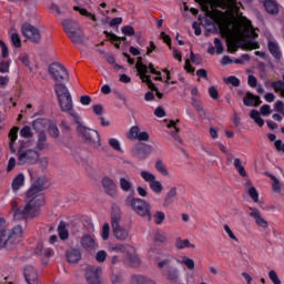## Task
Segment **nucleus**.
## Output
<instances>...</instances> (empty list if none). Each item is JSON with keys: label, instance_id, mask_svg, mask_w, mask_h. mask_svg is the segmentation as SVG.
<instances>
[{"label": "nucleus", "instance_id": "58", "mask_svg": "<svg viewBox=\"0 0 284 284\" xmlns=\"http://www.w3.org/2000/svg\"><path fill=\"white\" fill-rule=\"evenodd\" d=\"M268 278L274 284H281V280L278 278V275L276 274V271H270L268 272Z\"/></svg>", "mask_w": 284, "mask_h": 284}, {"label": "nucleus", "instance_id": "55", "mask_svg": "<svg viewBox=\"0 0 284 284\" xmlns=\"http://www.w3.org/2000/svg\"><path fill=\"white\" fill-rule=\"evenodd\" d=\"M101 236L103 241H108V239H110V224L105 223L103 225Z\"/></svg>", "mask_w": 284, "mask_h": 284}, {"label": "nucleus", "instance_id": "52", "mask_svg": "<svg viewBox=\"0 0 284 284\" xmlns=\"http://www.w3.org/2000/svg\"><path fill=\"white\" fill-rule=\"evenodd\" d=\"M49 134L50 136H52V139H59V128L57 126V124H50L49 125Z\"/></svg>", "mask_w": 284, "mask_h": 284}, {"label": "nucleus", "instance_id": "53", "mask_svg": "<svg viewBox=\"0 0 284 284\" xmlns=\"http://www.w3.org/2000/svg\"><path fill=\"white\" fill-rule=\"evenodd\" d=\"M248 196L254 201V203H258V191H256V187L251 186L248 189Z\"/></svg>", "mask_w": 284, "mask_h": 284}, {"label": "nucleus", "instance_id": "15", "mask_svg": "<svg viewBox=\"0 0 284 284\" xmlns=\"http://www.w3.org/2000/svg\"><path fill=\"white\" fill-rule=\"evenodd\" d=\"M248 210L251 219H253L258 227H263L264 230H267L270 227V223H267V220L263 217V213L256 207L250 206Z\"/></svg>", "mask_w": 284, "mask_h": 284}, {"label": "nucleus", "instance_id": "45", "mask_svg": "<svg viewBox=\"0 0 284 284\" xmlns=\"http://www.w3.org/2000/svg\"><path fill=\"white\" fill-rule=\"evenodd\" d=\"M109 145L110 148H112V150H115V152H123V150L121 149V142H119V140L114 138L109 139Z\"/></svg>", "mask_w": 284, "mask_h": 284}, {"label": "nucleus", "instance_id": "1", "mask_svg": "<svg viewBox=\"0 0 284 284\" xmlns=\"http://www.w3.org/2000/svg\"><path fill=\"white\" fill-rule=\"evenodd\" d=\"M199 2L206 16L217 23L223 37L233 41L229 43L230 52H236V41L242 39H254L246 40L245 47L247 50H257L258 43L255 39L258 33L252 28V22L239 13L240 2L236 0H199Z\"/></svg>", "mask_w": 284, "mask_h": 284}, {"label": "nucleus", "instance_id": "25", "mask_svg": "<svg viewBox=\"0 0 284 284\" xmlns=\"http://www.w3.org/2000/svg\"><path fill=\"white\" fill-rule=\"evenodd\" d=\"M23 236V227L20 225L13 227L11 235H8V241H7V247L10 245V243H14L17 239H21Z\"/></svg>", "mask_w": 284, "mask_h": 284}, {"label": "nucleus", "instance_id": "7", "mask_svg": "<svg viewBox=\"0 0 284 284\" xmlns=\"http://www.w3.org/2000/svg\"><path fill=\"white\" fill-rule=\"evenodd\" d=\"M135 69L138 70V74L143 83L150 88V90L156 91L159 88L154 85L152 80L150 79V74L148 71V64L143 63V58L139 57L135 63Z\"/></svg>", "mask_w": 284, "mask_h": 284}, {"label": "nucleus", "instance_id": "27", "mask_svg": "<svg viewBox=\"0 0 284 284\" xmlns=\"http://www.w3.org/2000/svg\"><path fill=\"white\" fill-rule=\"evenodd\" d=\"M0 247H8V231H6V222L0 220Z\"/></svg>", "mask_w": 284, "mask_h": 284}, {"label": "nucleus", "instance_id": "38", "mask_svg": "<svg viewBox=\"0 0 284 284\" xmlns=\"http://www.w3.org/2000/svg\"><path fill=\"white\" fill-rule=\"evenodd\" d=\"M155 170L162 174V176H170V171H168V168L165 166V163L162 160H158L155 162Z\"/></svg>", "mask_w": 284, "mask_h": 284}, {"label": "nucleus", "instance_id": "60", "mask_svg": "<svg viewBox=\"0 0 284 284\" xmlns=\"http://www.w3.org/2000/svg\"><path fill=\"white\" fill-rule=\"evenodd\" d=\"M209 94H210L211 99L216 101V99H219V89H216V87H210Z\"/></svg>", "mask_w": 284, "mask_h": 284}, {"label": "nucleus", "instance_id": "23", "mask_svg": "<svg viewBox=\"0 0 284 284\" xmlns=\"http://www.w3.org/2000/svg\"><path fill=\"white\" fill-rule=\"evenodd\" d=\"M244 105L252 108V106H258L261 103V98L258 95H254L252 93H247L246 97L243 99Z\"/></svg>", "mask_w": 284, "mask_h": 284}, {"label": "nucleus", "instance_id": "44", "mask_svg": "<svg viewBox=\"0 0 284 284\" xmlns=\"http://www.w3.org/2000/svg\"><path fill=\"white\" fill-rule=\"evenodd\" d=\"M234 168L235 170H237L239 174H241L242 176H247V172H245V166H243L241 159L236 158L234 160Z\"/></svg>", "mask_w": 284, "mask_h": 284}, {"label": "nucleus", "instance_id": "62", "mask_svg": "<svg viewBox=\"0 0 284 284\" xmlns=\"http://www.w3.org/2000/svg\"><path fill=\"white\" fill-rule=\"evenodd\" d=\"M122 32L125 34V37H133L134 28L132 26H125L122 28Z\"/></svg>", "mask_w": 284, "mask_h": 284}, {"label": "nucleus", "instance_id": "41", "mask_svg": "<svg viewBox=\"0 0 284 284\" xmlns=\"http://www.w3.org/2000/svg\"><path fill=\"white\" fill-rule=\"evenodd\" d=\"M174 261V256L169 255L160 261H158L156 265L159 267V270H163V267H169V265H172Z\"/></svg>", "mask_w": 284, "mask_h": 284}, {"label": "nucleus", "instance_id": "13", "mask_svg": "<svg viewBox=\"0 0 284 284\" xmlns=\"http://www.w3.org/2000/svg\"><path fill=\"white\" fill-rule=\"evenodd\" d=\"M164 278L169 283L179 284L181 283V270L176 266H169L164 270Z\"/></svg>", "mask_w": 284, "mask_h": 284}, {"label": "nucleus", "instance_id": "19", "mask_svg": "<svg viewBox=\"0 0 284 284\" xmlns=\"http://www.w3.org/2000/svg\"><path fill=\"white\" fill-rule=\"evenodd\" d=\"M80 245L83 250H87V252H92V250H97V247H99L97 240L91 235H83L80 240Z\"/></svg>", "mask_w": 284, "mask_h": 284}, {"label": "nucleus", "instance_id": "28", "mask_svg": "<svg viewBox=\"0 0 284 284\" xmlns=\"http://www.w3.org/2000/svg\"><path fill=\"white\" fill-rule=\"evenodd\" d=\"M24 183H26V175H23V173L18 174L12 181L13 192H19V190L23 187Z\"/></svg>", "mask_w": 284, "mask_h": 284}, {"label": "nucleus", "instance_id": "36", "mask_svg": "<svg viewBox=\"0 0 284 284\" xmlns=\"http://www.w3.org/2000/svg\"><path fill=\"white\" fill-rule=\"evenodd\" d=\"M176 250H185V247L194 248V244L190 243V240H182L181 237H176L175 240Z\"/></svg>", "mask_w": 284, "mask_h": 284}, {"label": "nucleus", "instance_id": "33", "mask_svg": "<svg viewBox=\"0 0 284 284\" xmlns=\"http://www.w3.org/2000/svg\"><path fill=\"white\" fill-rule=\"evenodd\" d=\"M268 50H270L272 57H274V59H276L277 61L281 59V49L278 48V43L270 40L268 41Z\"/></svg>", "mask_w": 284, "mask_h": 284}, {"label": "nucleus", "instance_id": "11", "mask_svg": "<svg viewBox=\"0 0 284 284\" xmlns=\"http://www.w3.org/2000/svg\"><path fill=\"white\" fill-rule=\"evenodd\" d=\"M21 30L23 37L29 39V41H32V43H39L41 41V31L34 26L26 22L22 24Z\"/></svg>", "mask_w": 284, "mask_h": 284}, {"label": "nucleus", "instance_id": "16", "mask_svg": "<svg viewBox=\"0 0 284 284\" xmlns=\"http://www.w3.org/2000/svg\"><path fill=\"white\" fill-rule=\"evenodd\" d=\"M36 150H38V152L50 150V144H48V134L43 131L37 133Z\"/></svg>", "mask_w": 284, "mask_h": 284}, {"label": "nucleus", "instance_id": "48", "mask_svg": "<svg viewBox=\"0 0 284 284\" xmlns=\"http://www.w3.org/2000/svg\"><path fill=\"white\" fill-rule=\"evenodd\" d=\"M37 254H42L43 256H52V248H45L43 245H38L36 250Z\"/></svg>", "mask_w": 284, "mask_h": 284}, {"label": "nucleus", "instance_id": "3", "mask_svg": "<svg viewBox=\"0 0 284 284\" xmlns=\"http://www.w3.org/2000/svg\"><path fill=\"white\" fill-rule=\"evenodd\" d=\"M78 128V134L82 136L84 143L92 148L93 150H99L101 146V135H99V131L90 129L83 125V120L80 118V122H75Z\"/></svg>", "mask_w": 284, "mask_h": 284}, {"label": "nucleus", "instance_id": "32", "mask_svg": "<svg viewBox=\"0 0 284 284\" xmlns=\"http://www.w3.org/2000/svg\"><path fill=\"white\" fill-rule=\"evenodd\" d=\"M69 39H71L72 43H83L85 41V36L83 34V31H75L69 33Z\"/></svg>", "mask_w": 284, "mask_h": 284}, {"label": "nucleus", "instance_id": "4", "mask_svg": "<svg viewBox=\"0 0 284 284\" xmlns=\"http://www.w3.org/2000/svg\"><path fill=\"white\" fill-rule=\"evenodd\" d=\"M125 205L131 207L138 216L148 217V221H152V205L142 199L126 197Z\"/></svg>", "mask_w": 284, "mask_h": 284}, {"label": "nucleus", "instance_id": "63", "mask_svg": "<svg viewBox=\"0 0 284 284\" xmlns=\"http://www.w3.org/2000/svg\"><path fill=\"white\" fill-rule=\"evenodd\" d=\"M112 252L121 253L125 252V245L123 244H115L111 247Z\"/></svg>", "mask_w": 284, "mask_h": 284}, {"label": "nucleus", "instance_id": "64", "mask_svg": "<svg viewBox=\"0 0 284 284\" xmlns=\"http://www.w3.org/2000/svg\"><path fill=\"white\" fill-rule=\"evenodd\" d=\"M81 105H90L92 103V98L90 95H82L80 97Z\"/></svg>", "mask_w": 284, "mask_h": 284}, {"label": "nucleus", "instance_id": "6", "mask_svg": "<svg viewBox=\"0 0 284 284\" xmlns=\"http://www.w3.org/2000/svg\"><path fill=\"white\" fill-rule=\"evenodd\" d=\"M49 74L58 83L70 81V73H68V69H65L63 64L59 62H53L49 65Z\"/></svg>", "mask_w": 284, "mask_h": 284}, {"label": "nucleus", "instance_id": "18", "mask_svg": "<svg viewBox=\"0 0 284 284\" xmlns=\"http://www.w3.org/2000/svg\"><path fill=\"white\" fill-rule=\"evenodd\" d=\"M129 139L136 141H150V134L148 132H141L139 126H132L129 131Z\"/></svg>", "mask_w": 284, "mask_h": 284}, {"label": "nucleus", "instance_id": "34", "mask_svg": "<svg viewBox=\"0 0 284 284\" xmlns=\"http://www.w3.org/2000/svg\"><path fill=\"white\" fill-rule=\"evenodd\" d=\"M264 7H265L266 12H268V14H277L278 13V4L273 0H266L264 2Z\"/></svg>", "mask_w": 284, "mask_h": 284}, {"label": "nucleus", "instance_id": "42", "mask_svg": "<svg viewBox=\"0 0 284 284\" xmlns=\"http://www.w3.org/2000/svg\"><path fill=\"white\" fill-rule=\"evenodd\" d=\"M155 225H163V221H165V213L162 211H156L153 215H151Z\"/></svg>", "mask_w": 284, "mask_h": 284}, {"label": "nucleus", "instance_id": "29", "mask_svg": "<svg viewBox=\"0 0 284 284\" xmlns=\"http://www.w3.org/2000/svg\"><path fill=\"white\" fill-rule=\"evenodd\" d=\"M151 239L153 243H165L168 241V236L165 235V232L162 230H155L151 233Z\"/></svg>", "mask_w": 284, "mask_h": 284}, {"label": "nucleus", "instance_id": "46", "mask_svg": "<svg viewBox=\"0 0 284 284\" xmlns=\"http://www.w3.org/2000/svg\"><path fill=\"white\" fill-rule=\"evenodd\" d=\"M20 136L23 139H32L34 136V133H32V129L30 126H24L20 131Z\"/></svg>", "mask_w": 284, "mask_h": 284}, {"label": "nucleus", "instance_id": "2", "mask_svg": "<svg viewBox=\"0 0 284 284\" xmlns=\"http://www.w3.org/2000/svg\"><path fill=\"white\" fill-rule=\"evenodd\" d=\"M43 182L38 180L27 192V199L23 206L19 207L17 200L11 201V210L13 211L14 221H23L26 219H34L39 216L41 205L45 203V196L39 193L43 190Z\"/></svg>", "mask_w": 284, "mask_h": 284}, {"label": "nucleus", "instance_id": "21", "mask_svg": "<svg viewBox=\"0 0 284 284\" xmlns=\"http://www.w3.org/2000/svg\"><path fill=\"white\" fill-rule=\"evenodd\" d=\"M24 278L28 284H39V274L33 266H27L24 268Z\"/></svg>", "mask_w": 284, "mask_h": 284}, {"label": "nucleus", "instance_id": "10", "mask_svg": "<svg viewBox=\"0 0 284 284\" xmlns=\"http://www.w3.org/2000/svg\"><path fill=\"white\" fill-rule=\"evenodd\" d=\"M119 223H121V214L113 215L111 220V225L115 239L118 241H126L128 236H130V233Z\"/></svg>", "mask_w": 284, "mask_h": 284}, {"label": "nucleus", "instance_id": "37", "mask_svg": "<svg viewBox=\"0 0 284 284\" xmlns=\"http://www.w3.org/2000/svg\"><path fill=\"white\" fill-rule=\"evenodd\" d=\"M58 232L62 241H65L68 236H70V233L68 232V224H65V222H60L58 226Z\"/></svg>", "mask_w": 284, "mask_h": 284}, {"label": "nucleus", "instance_id": "35", "mask_svg": "<svg viewBox=\"0 0 284 284\" xmlns=\"http://www.w3.org/2000/svg\"><path fill=\"white\" fill-rule=\"evenodd\" d=\"M18 134H19V128L17 126L12 128L9 132V139H10L9 148L11 152H14V142L18 139Z\"/></svg>", "mask_w": 284, "mask_h": 284}, {"label": "nucleus", "instance_id": "26", "mask_svg": "<svg viewBox=\"0 0 284 284\" xmlns=\"http://www.w3.org/2000/svg\"><path fill=\"white\" fill-rule=\"evenodd\" d=\"M67 260L69 263H78L81 261V251L79 248H71L67 252Z\"/></svg>", "mask_w": 284, "mask_h": 284}, {"label": "nucleus", "instance_id": "40", "mask_svg": "<svg viewBox=\"0 0 284 284\" xmlns=\"http://www.w3.org/2000/svg\"><path fill=\"white\" fill-rule=\"evenodd\" d=\"M10 37L14 48H21V38L19 37V33H17V30L14 28H11Z\"/></svg>", "mask_w": 284, "mask_h": 284}, {"label": "nucleus", "instance_id": "43", "mask_svg": "<svg viewBox=\"0 0 284 284\" xmlns=\"http://www.w3.org/2000/svg\"><path fill=\"white\" fill-rule=\"evenodd\" d=\"M251 119H253V121H255V123H257L260 128H263V125H265V121L263 120V118H261V113L257 110L251 111Z\"/></svg>", "mask_w": 284, "mask_h": 284}, {"label": "nucleus", "instance_id": "54", "mask_svg": "<svg viewBox=\"0 0 284 284\" xmlns=\"http://www.w3.org/2000/svg\"><path fill=\"white\" fill-rule=\"evenodd\" d=\"M214 45H215L214 48H215L216 54H223L224 48H223V42H221V39L215 38Z\"/></svg>", "mask_w": 284, "mask_h": 284}, {"label": "nucleus", "instance_id": "56", "mask_svg": "<svg viewBox=\"0 0 284 284\" xmlns=\"http://www.w3.org/2000/svg\"><path fill=\"white\" fill-rule=\"evenodd\" d=\"M260 112L263 116H270V114H272V106L264 104L261 106Z\"/></svg>", "mask_w": 284, "mask_h": 284}, {"label": "nucleus", "instance_id": "47", "mask_svg": "<svg viewBox=\"0 0 284 284\" xmlns=\"http://www.w3.org/2000/svg\"><path fill=\"white\" fill-rule=\"evenodd\" d=\"M146 68L149 73L156 74L155 81H163V78H161V71H156V69H154V64L149 63L146 64Z\"/></svg>", "mask_w": 284, "mask_h": 284}, {"label": "nucleus", "instance_id": "30", "mask_svg": "<svg viewBox=\"0 0 284 284\" xmlns=\"http://www.w3.org/2000/svg\"><path fill=\"white\" fill-rule=\"evenodd\" d=\"M176 263H180L181 265H185V267L191 272H194V270H196V262H194L193 258H190L187 256H182L181 260H176Z\"/></svg>", "mask_w": 284, "mask_h": 284}, {"label": "nucleus", "instance_id": "5", "mask_svg": "<svg viewBox=\"0 0 284 284\" xmlns=\"http://www.w3.org/2000/svg\"><path fill=\"white\" fill-rule=\"evenodd\" d=\"M60 110L62 112H67L69 116H72L74 123H80L81 115L74 110V101L72 100V95H67L65 98L58 99Z\"/></svg>", "mask_w": 284, "mask_h": 284}, {"label": "nucleus", "instance_id": "20", "mask_svg": "<svg viewBox=\"0 0 284 284\" xmlns=\"http://www.w3.org/2000/svg\"><path fill=\"white\" fill-rule=\"evenodd\" d=\"M179 194V189L176 186H172L164 195L163 199V207H170V205H172L176 199Z\"/></svg>", "mask_w": 284, "mask_h": 284}, {"label": "nucleus", "instance_id": "51", "mask_svg": "<svg viewBox=\"0 0 284 284\" xmlns=\"http://www.w3.org/2000/svg\"><path fill=\"white\" fill-rule=\"evenodd\" d=\"M108 258V252H105L104 250L99 251L95 254V261L98 263H105V260Z\"/></svg>", "mask_w": 284, "mask_h": 284}, {"label": "nucleus", "instance_id": "39", "mask_svg": "<svg viewBox=\"0 0 284 284\" xmlns=\"http://www.w3.org/2000/svg\"><path fill=\"white\" fill-rule=\"evenodd\" d=\"M191 105L196 110L200 116H205V109H203V104L196 98L191 99Z\"/></svg>", "mask_w": 284, "mask_h": 284}, {"label": "nucleus", "instance_id": "12", "mask_svg": "<svg viewBox=\"0 0 284 284\" xmlns=\"http://www.w3.org/2000/svg\"><path fill=\"white\" fill-rule=\"evenodd\" d=\"M103 271L99 266H87V281L89 284H101Z\"/></svg>", "mask_w": 284, "mask_h": 284}, {"label": "nucleus", "instance_id": "50", "mask_svg": "<svg viewBox=\"0 0 284 284\" xmlns=\"http://www.w3.org/2000/svg\"><path fill=\"white\" fill-rule=\"evenodd\" d=\"M32 128L33 130H36V132H43V128H45V125L43 124V120L41 119H37L32 122Z\"/></svg>", "mask_w": 284, "mask_h": 284}, {"label": "nucleus", "instance_id": "24", "mask_svg": "<svg viewBox=\"0 0 284 284\" xmlns=\"http://www.w3.org/2000/svg\"><path fill=\"white\" fill-rule=\"evenodd\" d=\"M54 92L57 94L58 100L72 95V93H70V90L68 89V87H65V84H63V83H55Z\"/></svg>", "mask_w": 284, "mask_h": 284}, {"label": "nucleus", "instance_id": "61", "mask_svg": "<svg viewBox=\"0 0 284 284\" xmlns=\"http://www.w3.org/2000/svg\"><path fill=\"white\" fill-rule=\"evenodd\" d=\"M0 48H1V54L3 59H8V45H6V42H3V40H0Z\"/></svg>", "mask_w": 284, "mask_h": 284}, {"label": "nucleus", "instance_id": "22", "mask_svg": "<svg viewBox=\"0 0 284 284\" xmlns=\"http://www.w3.org/2000/svg\"><path fill=\"white\" fill-rule=\"evenodd\" d=\"M62 26L67 37H70V32H79L81 30V26H79V22L74 20H63Z\"/></svg>", "mask_w": 284, "mask_h": 284}, {"label": "nucleus", "instance_id": "59", "mask_svg": "<svg viewBox=\"0 0 284 284\" xmlns=\"http://www.w3.org/2000/svg\"><path fill=\"white\" fill-rule=\"evenodd\" d=\"M130 265L133 267H138V265H141V260L136 255H130L129 256Z\"/></svg>", "mask_w": 284, "mask_h": 284}, {"label": "nucleus", "instance_id": "57", "mask_svg": "<svg viewBox=\"0 0 284 284\" xmlns=\"http://www.w3.org/2000/svg\"><path fill=\"white\" fill-rule=\"evenodd\" d=\"M224 231L226 232L229 239L239 243V239L236 237V235H234V232H232V229H230V225L225 224Z\"/></svg>", "mask_w": 284, "mask_h": 284}, {"label": "nucleus", "instance_id": "17", "mask_svg": "<svg viewBox=\"0 0 284 284\" xmlns=\"http://www.w3.org/2000/svg\"><path fill=\"white\" fill-rule=\"evenodd\" d=\"M102 187L105 194H109V196H116V184L111 178L104 176L102 179Z\"/></svg>", "mask_w": 284, "mask_h": 284}, {"label": "nucleus", "instance_id": "8", "mask_svg": "<svg viewBox=\"0 0 284 284\" xmlns=\"http://www.w3.org/2000/svg\"><path fill=\"white\" fill-rule=\"evenodd\" d=\"M141 179L149 183L150 190L153 191L154 194H161L163 192V184L161 181L156 180V175L150 171L142 170L140 172Z\"/></svg>", "mask_w": 284, "mask_h": 284}, {"label": "nucleus", "instance_id": "49", "mask_svg": "<svg viewBox=\"0 0 284 284\" xmlns=\"http://www.w3.org/2000/svg\"><path fill=\"white\" fill-rule=\"evenodd\" d=\"M224 82L230 83L234 88H239L241 85V80L234 75L225 78Z\"/></svg>", "mask_w": 284, "mask_h": 284}, {"label": "nucleus", "instance_id": "31", "mask_svg": "<svg viewBox=\"0 0 284 284\" xmlns=\"http://www.w3.org/2000/svg\"><path fill=\"white\" fill-rule=\"evenodd\" d=\"M120 187L122 192H132V190H134L132 180H130L128 176L120 179Z\"/></svg>", "mask_w": 284, "mask_h": 284}, {"label": "nucleus", "instance_id": "14", "mask_svg": "<svg viewBox=\"0 0 284 284\" xmlns=\"http://www.w3.org/2000/svg\"><path fill=\"white\" fill-rule=\"evenodd\" d=\"M152 145L149 144H136L132 150V154L135 156V159L143 160L146 156H150L152 154Z\"/></svg>", "mask_w": 284, "mask_h": 284}, {"label": "nucleus", "instance_id": "9", "mask_svg": "<svg viewBox=\"0 0 284 284\" xmlns=\"http://www.w3.org/2000/svg\"><path fill=\"white\" fill-rule=\"evenodd\" d=\"M39 161V151L29 149L18 151V165H34Z\"/></svg>", "mask_w": 284, "mask_h": 284}]
</instances>
